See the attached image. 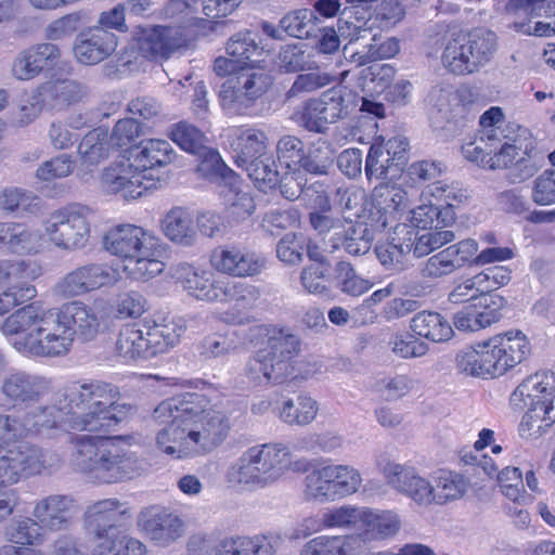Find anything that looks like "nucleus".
<instances>
[{"label":"nucleus","instance_id":"c9c22d12","mask_svg":"<svg viewBox=\"0 0 555 555\" xmlns=\"http://www.w3.org/2000/svg\"><path fill=\"white\" fill-rule=\"evenodd\" d=\"M0 247L13 254H36L40 248V236L22 223L0 222Z\"/></svg>","mask_w":555,"mask_h":555},{"label":"nucleus","instance_id":"bf43d9fd","mask_svg":"<svg viewBox=\"0 0 555 555\" xmlns=\"http://www.w3.org/2000/svg\"><path fill=\"white\" fill-rule=\"evenodd\" d=\"M505 12L511 16L553 18L555 17V0H508L505 4Z\"/></svg>","mask_w":555,"mask_h":555},{"label":"nucleus","instance_id":"1a4fd4ad","mask_svg":"<svg viewBox=\"0 0 555 555\" xmlns=\"http://www.w3.org/2000/svg\"><path fill=\"white\" fill-rule=\"evenodd\" d=\"M498 51L494 31L476 27L452 34L443 49V66L454 75H469L490 63Z\"/></svg>","mask_w":555,"mask_h":555},{"label":"nucleus","instance_id":"a878e982","mask_svg":"<svg viewBox=\"0 0 555 555\" xmlns=\"http://www.w3.org/2000/svg\"><path fill=\"white\" fill-rule=\"evenodd\" d=\"M538 402L555 403V374L553 372L540 371L528 376L511 395V403L517 409Z\"/></svg>","mask_w":555,"mask_h":555},{"label":"nucleus","instance_id":"13d9d810","mask_svg":"<svg viewBox=\"0 0 555 555\" xmlns=\"http://www.w3.org/2000/svg\"><path fill=\"white\" fill-rule=\"evenodd\" d=\"M335 279L339 289L353 297L363 295L373 286L369 280L358 275L353 267L346 261H339L336 264Z\"/></svg>","mask_w":555,"mask_h":555},{"label":"nucleus","instance_id":"9b49d317","mask_svg":"<svg viewBox=\"0 0 555 555\" xmlns=\"http://www.w3.org/2000/svg\"><path fill=\"white\" fill-rule=\"evenodd\" d=\"M43 230L54 247L67 251L81 249L90 237L89 209L74 204L54 210L44 220Z\"/></svg>","mask_w":555,"mask_h":555},{"label":"nucleus","instance_id":"7c9ffc66","mask_svg":"<svg viewBox=\"0 0 555 555\" xmlns=\"http://www.w3.org/2000/svg\"><path fill=\"white\" fill-rule=\"evenodd\" d=\"M176 153L171 144L166 140H143L130 149L129 159L140 172H145L155 167H165L170 164Z\"/></svg>","mask_w":555,"mask_h":555},{"label":"nucleus","instance_id":"49530a36","mask_svg":"<svg viewBox=\"0 0 555 555\" xmlns=\"http://www.w3.org/2000/svg\"><path fill=\"white\" fill-rule=\"evenodd\" d=\"M334 160L333 145L324 139H318L311 143L308 153L304 155L300 168L311 175L324 176L328 175Z\"/></svg>","mask_w":555,"mask_h":555},{"label":"nucleus","instance_id":"b1692460","mask_svg":"<svg viewBox=\"0 0 555 555\" xmlns=\"http://www.w3.org/2000/svg\"><path fill=\"white\" fill-rule=\"evenodd\" d=\"M505 300L501 296L481 297L475 304L463 306L453 315V324L456 330L465 333L477 332L498 322L501 318L499 309Z\"/></svg>","mask_w":555,"mask_h":555},{"label":"nucleus","instance_id":"473e14b6","mask_svg":"<svg viewBox=\"0 0 555 555\" xmlns=\"http://www.w3.org/2000/svg\"><path fill=\"white\" fill-rule=\"evenodd\" d=\"M21 420L25 427V436H27L33 433L57 428L62 424L68 426L69 414L65 409V400L62 395L54 404L29 410Z\"/></svg>","mask_w":555,"mask_h":555},{"label":"nucleus","instance_id":"e433bc0d","mask_svg":"<svg viewBox=\"0 0 555 555\" xmlns=\"http://www.w3.org/2000/svg\"><path fill=\"white\" fill-rule=\"evenodd\" d=\"M319 412V404L311 396L299 393L294 398H284L279 408V418L289 426H307Z\"/></svg>","mask_w":555,"mask_h":555},{"label":"nucleus","instance_id":"412c9836","mask_svg":"<svg viewBox=\"0 0 555 555\" xmlns=\"http://www.w3.org/2000/svg\"><path fill=\"white\" fill-rule=\"evenodd\" d=\"M50 389V382L40 375L14 371L3 377L0 392L12 408H29Z\"/></svg>","mask_w":555,"mask_h":555},{"label":"nucleus","instance_id":"4d7b16f0","mask_svg":"<svg viewBox=\"0 0 555 555\" xmlns=\"http://www.w3.org/2000/svg\"><path fill=\"white\" fill-rule=\"evenodd\" d=\"M181 276L183 289L197 300L210 301L216 279L205 271H197L191 267L184 268Z\"/></svg>","mask_w":555,"mask_h":555},{"label":"nucleus","instance_id":"f8f14e48","mask_svg":"<svg viewBox=\"0 0 555 555\" xmlns=\"http://www.w3.org/2000/svg\"><path fill=\"white\" fill-rule=\"evenodd\" d=\"M357 94L347 87H334L320 98L305 103L300 125L309 131L323 132L328 124L345 118L357 106Z\"/></svg>","mask_w":555,"mask_h":555},{"label":"nucleus","instance_id":"09e8293b","mask_svg":"<svg viewBox=\"0 0 555 555\" xmlns=\"http://www.w3.org/2000/svg\"><path fill=\"white\" fill-rule=\"evenodd\" d=\"M194 155L199 160L197 171L202 177L210 181L221 180L230 183L235 179L234 171L225 165L217 150L205 145Z\"/></svg>","mask_w":555,"mask_h":555},{"label":"nucleus","instance_id":"3c124183","mask_svg":"<svg viewBox=\"0 0 555 555\" xmlns=\"http://www.w3.org/2000/svg\"><path fill=\"white\" fill-rule=\"evenodd\" d=\"M93 555H146V547L130 535L113 534L93 544Z\"/></svg>","mask_w":555,"mask_h":555},{"label":"nucleus","instance_id":"cd10ccee","mask_svg":"<svg viewBox=\"0 0 555 555\" xmlns=\"http://www.w3.org/2000/svg\"><path fill=\"white\" fill-rule=\"evenodd\" d=\"M46 105L51 109L63 111L82 102L89 94L88 87L76 79H54L39 87Z\"/></svg>","mask_w":555,"mask_h":555},{"label":"nucleus","instance_id":"39448f33","mask_svg":"<svg viewBox=\"0 0 555 555\" xmlns=\"http://www.w3.org/2000/svg\"><path fill=\"white\" fill-rule=\"evenodd\" d=\"M104 247L122 260V272L133 281H149L165 270L159 259L163 248L159 240L141 227L121 224L104 236Z\"/></svg>","mask_w":555,"mask_h":555},{"label":"nucleus","instance_id":"5fc2aeb1","mask_svg":"<svg viewBox=\"0 0 555 555\" xmlns=\"http://www.w3.org/2000/svg\"><path fill=\"white\" fill-rule=\"evenodd\" d=\"M318 18L313 11L308 9L295 10L287 13L280 21L281 29L288 36L296 38H310L313 35Z\"/></svg>","mask_w":555,"mask_h":555},{"label":"nucleus","instance_id":"2f4dec72","mask_svg":"<svg viewBox=\"0 0 555 555\" xmlns=\"http://www.w3.org/2000/svg\"><path fill=\"white\" fill-rule=\"evenodd\" d=\"M409 202L406 191L392 183H379L372 193V204L380 214L379 221L383 227L397 220V215L408 208Z\"/></svg>","mask_w":555,"mask_h":555},{"label":"nucleus","instance_id":"f3484780","mask_svg":"<svg viewBox=\"0 0 555 555\" xmlns=\"http://www.w3.org/2000/svg\"><path fill=\"white\" fill-rule=\"evenodd\" d=\"M378 467L387 483L421 506L434 503V482L422 477L415 468L396 462L379 463Z\"/></svg>","mask_w":555,"mask_h":555},{"label":"nucleus","instance_id":"0e129e2a","mask_svg":"<svg viewBox=\"0 0 555 555\" xmlns=\"http://www.w3.org/2000/svg\"><path fill=\"white\" fill-rule=\"evenodd\" d=\"M305 155L304 142L291 134L281 137L276 143V157L288 169L300 168Z\"/></svg>","mask_w":555,"mask_h":555},{"label":"nucleus","instance_id":"423d86ee","mask_svg":"<svg viewBox=\"0 0 555 555\" xmlns=\"http://www.w3.org/2000/svg\"><path fill=\"white\" fill-rule=\"evenodd\" d=\"M291 468L289 448L280 442L254 446L244 451L228 468L230 487L246 492L276 483Z\"/></svg>","mask_w":555,"mask_h":555},{"label":"nucleus","instance_id":"69168bd1","mask_svg":"<svg viewBox=\"0 0 555 555\" xmlns=\"http://www.w3.org/2000/svg\"><path fill=\"white\" fill-rule=\"evenodd\" d=\"M543 155L531 149L522 156H518L515 164L511 166L507 178L512 183H520L531 178L541 167Z\"/></svg>","mask_w":555,"mask_h":555},{"label":"nucleus","instance_id":"e2e57ef3","mask_svg":"<svg viewBox=\"0 0 555 555\" xmlns=\"http://www.w3.org/2000/svg\"><path fill=\"white\" fill-rule=\"evenodd\" d=\"M251 33H238L230 38L227 44V52L238 64H246L247 61L254 62L253 57L260 54Z\"/></svg>","mask_w":555,"mask_h":555},{"label":"nucleus","instance_id":"8fccbe9b","mask_svg":"<svg viewBox=\"0 0 555 555\" xmlns=\"http://www.w3.org/2000/svg\"><path fill=\"white\" fill-rule=\"evenodd\" d=\"M412 250L410 240H397L379 243L375 254L379 262L388 270L402 271L409 267V255Z\"/></svg>","mask_w":555,"mask_h":555},{"label":"nucleus","instance_id":"c85d7f7f","mask_svg":"<svg viewBox=\"0 0 555 555\" xmlns=\"http://www.w3.org/2000/svg\"><path fill=\"white\" fill-rule=\"evenodd\" d=\"M280 538L231 535L216 542L214 555H274Z\"/></svg>","mask_w":555,"mask_h":555},{"label":"nucleus","instance_id":"393cba45","mask_svg":"<svg viewBox=\"0 0 555 555\" xmlns=\"http://www.w3.org/2000/svg\"><path fill=\"white\" fill-rule=\"evenodd\" d=\"M228 144L236 166L266 156L270 139L263 129L241 126L230 130Z\"/></svg>","mask_w":555,"mask_h":555},{"label":"nucleus","instance_id":"6e6552de","mask_svg":"<svg viewBox=\"0 0 555 555\" xmlns=\"http://www.w3.org/2000/svg\"><path fill=\"white\" fill-rule=\"evenodd\" d=\"M186 331L182 318L165 319L142 330L137 325H126L118 334L116 351L125 360L147 359L164 353L180 343Z\"/></svg>","mask_w":555,"mask_h":555},{"label":"nucleus","instance_id":"2eb2a0df","mask_svg":"<svg viewBox=\"0 0 555 555\" xmlns=\"http://www.w3.org/2000/svg\"><path fill=\"white\" fill-rule=\"evenodd\" d=\"M338 28L343 36L349 38V44L366 39L370 41L361 50H356L350 54V61L358 66L393 57L400 51L399 40L395 37L373 35L370 28L343 18L338 20Z\"/></svg>","mask_w":555,"mask_h":555},{"label":"nucleus","instance_id":"f03ea898","mask_svg":"<svg viewBox=\"0 0 555 555\" xmlns=\"http://www.w3.org/2000/svg\"><path fill=\"white\" fill-rule=\"evenodd\" d=\"M63 397L74 430L107 434L138 412L134 404L121 401L117 385L99 379L74 383Z\"/></svg>","mask_w":555,"mask_h":555},{"label":"nucleus","instance_id":"de8ad7c7","mask_svg":"<svg viewBox=\"0 0 555 555\" xmlns=\"http://www.w3.org/2000/svg\"><path fill=\"white\" fill-rule=\"evenodd\" d=\"M507 370L521 363L530 353V344L520 331H508L494 336Z\"/></svg>","mask_w":555,"mask_h":555},{"label":"nucleus","instance_id":"58836bf2","mask_svg":"<svg viewBox=\"0 0 555 555\" xmlns=\"http://www.w3.org/2000/svg\"><path fill=\"white\" fill-rule=\"evenodd\" d=\"M434 503L443 505L460 500L468 489V480L460 473L440 469L433 475Z\"/></svg>","mask_w":555,"mask_h":555},{"label":"nucleus","instance_id":"f257e3e1","mask_svg":"<svg viewBox=\"0 0 555 555\" xmlns=\"http://www.w3.org/2000/svg\"><path fill=\"white\" fill-rule=\"evenodd\" d=\"M154 420L164 426L156 435V448L172 459L211 451L227 438L228 416L201 393H185L159 403Z\"/></svg>","mask_w":555,"mask_h":555},{"label":"nucleus","instance_id":"aec40b11","mask_svg":"<svg viewBox=\"0 0 555 555\" xmlns=\"http://www.w3.org/2000/svg\"><path fill=\"white\" fill-rule=\"evenodd\" d=\"M138 525L159 546L172 544L185 532V524L180 516L158 505L144 508L139 515Z\"/></svg>","mask_w":555,"mask_h":555},{"label":"nucleus","instance_id":"79ce46f5","mask_svg":"<svg viewBox=\"0 0 555 555\" xmlns=\"http://www.w3.org/2000/svg\"><path fill=\"white\" fill-rule=\"evenodd\" d=\"M331 483L337 500L357 493L363 483L359 469L348 464H326Z\"/></svg>","mask_w":555,"mask_h":555},{"label":"nucleus","instance_id":"052dcab7","mask_svg":"<svg viewBox=\"0 0 555 555\" xmlns=\"http://www.w3.org/2000/svg\"><path fill=\"white\" fill-rule=\"evenodd\" d=\"M169 137L180 149L191 154L201 152L207 141L205 134L198 128L186 121L172 125Z\"/></svg>","mask_w":555,"mask_h":555},{"label":"nucleus","instance_id":"603ef678","mask_svg":"<svg viewBox=\"0 0 555 555\" xmlns=\"http://www.w3.org/2000/svg\"><path fill=\"white\" fill-rule=\"evenodd\" d=\"M240 167L246 170L255 186L263 192L273 189L280 181L278 167L272 157L255 158Z\"/></svg>","mask_w":555,"mask_h":555},{"label":"nucleus","instance_id":"680f3d73","mask_svg":"<svg viewBox=\"0 0 555 555\" xmlns=\"http://www.w3.org/2000/svg\"><path fill=\"white\" fill-rule=\"evenodd\" d=\"M306 240L302 234L286 233L276 243V257L287 266L299 264L304 260Z\"/></svg>","mask_w":555,"mask_h":555},{"label":"nucleus","instance_id":"a19ab883","mask_svg":"<svg viewBox=\"0 0 555 555\" xmlns=\"http://www.w3.org/2000/svg\"><path fill=\"white\" fill-rule=\"evenodd\" d=\"M302 487V494L307 502L328 503L336 501L326 465L310 469L304 478Z\"/></svg>","mask_w":555,"mask_h":555},{"label":"nucleus","instance_id":"338daca9","mask_svg":"<svg viewBox=\"0 0 555 555\" xmlns=\"http://www.w3.org/2000/svg\"><path fill=\"white\" fill-rule=\"evenodd\" d=\"M391 351L399 358H420L428 351V345L417 335L404 333L397 334L390 339Z\"/></svg>","mask_w":555,"mask_h":555},{"label":"nucleus","instance_id":"c756f323","mask_svg":"<svg viewBox=\"0 0 555 555\" xmlns=\"http://www.w3.org/2000/svg\"><path fill=\"white\" fill-rule=\"evenodd\" d=\"M400 520L390 511L372 509L363 507L358 531L363 543L386 540L397 534Z\"/></svg>","mask_w":555,"mask_h":555},{"label":"nucleus","instance_id":"4c0bfd02","mask_svg":"<svg viewBox=\"0 0 555 555\" xmlns=\"http://www.w3.org/2000/svg\"><path fill=\"white\" fill-rule=\"evenodd\" d=\"M410 327L412 332L435 343H441L450 339L453 335V328L449 321L438 312L422 311L415 314Z\"/></svg>","mask_w":555,"mask_h":555},{"label":"nucleus","instance_id":"a211bd4d","mask_svg":"<svg viewBox=\"0 0 555 555\" xmlns=\"http://www.w3.org/2000/svg\"><path fill=\"white\" fill-rule=\"evenodd\" d=\"M153 184L152 179L137 170L129 158L109 165L101 175L102 189L121 194L125 199L141 197Z\"/></svg>","mask_w":555,"mask_h":555},{"label":"nucleus","instance_id":"a18cd8bd","mask_svg":"<svg viewBox=\"0 0 555 555\" xmlns=\"http://www.w3.org/2000/svg\"><path fill=\"white\" fill-rule=\"evenodd\" d=\"M361 509L362 506L350 504L326 508L321 515L317 530L338 529L358 531Z\"/></svg>","mask_w":555,"mask_h":555},{"label":"nucleus","instance_id":"72a5a7b5","mask_svg":"<svg viewBox=\"0 0 555 555\" xmlns=\"http://www.w3.org/2000/svg\"><path fill=\"white\" fill-rule=\"evenodd\" d=\"M66 326L73 330V338L78 334L82 339H92L99 331V319L94 310L81 301H72L55 308Z\"/></svg>","mask_w":555,"mask_h":555},{"label":"nucleus","instance_id":"5701e85b","mask_svg":"<svg viewBox=\"0 0 555 555\" xmlns=\"http://www.w3.org/2000/svg\"><path fill=\"white\" fill-rule=\"evenodd\" d=\"M131 513L126 503L117 500H103L90 506L86 513V528L96 542L113 535L114 530L126 525Z\"/></svg>","mask_w":555,"mask_h":555},{"label":"nucleus","instance_id":"4468645a","mask_svg":"<svg viewBox=\"0 0 555 555\" xmlns=\"http://www.w3.org/2000/svg\"><path fill=\"white\" fill-rule=\"evenodd\" d=\"M260 289L251 284L227 279L216 280L209 302L231 304L232 308L218 313V319L228 324H242L245 311L256 307Z\"/></svg>","mask_w":555,"mask_h":555},{"label":"nucleus","instance_id":"864d4df0","mask_svg":"<svg viewBox=\"0 0 555 555\" xmlns=\"http://www.w3.org/2000/svg\"><path fill=\"white\" fill-rule=\"evenodd\" d=\"M41 274L40 267L31 261L0 258V286L23 280H35Z\"/></svg>","mask_w":555,"mask_h":555},{"label":"nucleus","instance_id":"bb28decb","mask_svg":"<svg viewBox=\"0 0 555 555\" xmlns=\"http://www.w3.org/2000/svg\"><path fill=\"white\" fill-rule=\"evenodd\" d=\"M117 47V37L104 27H93L79 35L74 47L76 59L86 65L96 64L109 56Z\"/></svg>","mask_w":555,"mask_h":555},{"label":"nucleus","instance_id":"20e7f679","mask_svg":"<svg viewBox=\"0 0 555 555\" xmlns=\"http://www.w3.org/2000/svg\"><path fill=\"white\" fill-rule=\"evenodd\" d=\"M122 437L79 435L72 438L70 461L76 469L103 483L131 478L139 469L135 454L120 446Z\"/></svg>","mask_w":555,"mask_h":555},{"label":"nucleus","instance_id":"ddd939ff","mask_svg":"<svg viewBox=\"0 0 555 555\" xmlns=\"http://www.w3.org/2000/svg\"><path fill=\"white\" fill-rule=\"evenodd\" d=\"M272 85V78L263 70H245L225 80L219 93L223 109L230 114H245Z\"/></svg>","mask_w":555,"mask_h":555},{"label":"nucleus","instance_id":"ea45409f","mask_svg":"<svg viewBox=\"0 0 555 555\" xmlns=\"http://www.w3.org/2000/svg\"><path fill=\"white\" fill-rule=\"evenodd\" d=\"M113 145L109 132L103 128L89 131L78 145V154L83 166H96L108 157Z\"/></svg>","mask_w":555,"mask_h":555},{"label":"nucleus","instance_id":"37998d69","mask_svg":"<svg viewBox=\"0 0 555 555\" xmlns=\"http://www.w3.org/2000/svg\"><path fill=\"white\" fill-rule=\"evenodd\" d=\"M42 526L35 517L21 516L14 518L5 528L8 541L16 546H35L43 541Z\"/></svg>","mask_w":555,"mask_h":555},{"label":"nucleus","instance_id":"774afa93","mask_svg":"<svg viewBox=\"0 0 555 555\" xmlns=\"http://www.w3.org/2000/svg\"><path fill=\"white\" fill-rule=\"evenodd\" d=\"M304 288L311 294H325L328 291V266L315 262L306 267L300 274Z\"/></svg>","mask_w":555,"mask_h":555},{"label":"nucleus","instance_id":"6e6d98bb","mask_svg":"<svg viewBox=\"0 0 555 555\" xmlns=\"http://www.w3.org/2000/svg\"><path fill=\"white\" fill-rule=\"evenodd\" d=\"M498 144L499 139L495 134L483 137L478 133L477 137L462 145V154L467 160L479 167L489 168L491 154L498 150Z\"/></svg>","mask_w":555,"mask_h":555},{"label":"nucleus","instance_id":"0eeeda50","mask_svg":"<svg viewBox=\"0 0 555 555\" xmlns=\"http://www.w3.org/2000/svg\"><path fill=\"white\" fill-rule=\"evenodd\" d=\"M300 351V341L294 334L273 330L267 347L250 358L244 370L249 383L255 386L283 384L294 375L292 360Z\"/></svg>","mask_w":555,"mask_h":555},{"label":"nucleus","instance_id":"4be33fe9","mask_svg":"<svg viewBox=\"0 0 555 555\" xmlns=\"http://www.w3.org/2000/svg\"><path fill=\"white\" fill-rule=\"evenodd\" d=\"M78 506L75 499L67 494L53 493L35 501L31 515L38 519L46 531L69 529Z\"/></svg>","mask_w":555,"mask_h":555},{"label":"nucleus","instance_id":"c03bdc74","mask_svg":"<svg viewBox=\"0 0 555 555\" xmlns=\"http://www.w3.org/2000/svg\"><path fill=\"white\" fill-rule=\"evenodd\" d=\"M403 171V167L396 164L380 144H372L365 160V175L367 179L393 180Z\"/></svg>","mask_w":555,"mask_h":555},{"label":"nucleus","instance_id":"9d476101","mask_svg":"<svg viewBox=\"0 0 555 555\" xmlns=\"http://www.w3.org/2000/svg\"><path fill=\"white\" fill-rule=\"evenodd\" d=\"M61 466V456L36 444L22 443L0 455V486H12L22 478L50 475Z\"/></svg>","mask_w":555,"mask_h":555},{"label":"nucleus","instance_id":"dca6fc26","mask_svg":"<svg viewBox=\"0 0 555 555\" xmlns=\"http://www.w3.org/2000/svg\"><path fill=\"white\" fill-rule=\"evenodd\" d=\"M118 280V271L111 266L106 263H87L63 276L55 285V292L62 297L70 298L101 287L113 286Z\"/></svg>","mask_w":555,"mask_h":555},{"label":"nucleus","instance_id":"f704fd0d","mask_svg":"<svg viewBox=\"0 0 555 555\" xmlns=\"http://www.w3.org/2000/svg\"><path fill=\"white\" fill-rule=\"evenodd\" d=\"M162 231L172 243L189 247L197 242L192 214L183 207L171 208L162 219Z\"/></svg>","mask_w":555,"mask_h":555},{"label":"nucleus","instance_id":"6ab92c4d","mask_svg":"<svg viewBox=\"0 0 555 555\" xmlns=\"http://www.w3.org/2000/svg\"><path fill=\"white\" fill-rule=\"evenodd\" d=\"M212 268L234 278H248L259 274L266 259L262 255L245 247L225 245L215 248L210 255Z\"/></svg>","mask_w":555,"mask_h":555},{"label":"nucleus","instance_id":"7ed1b4c3","mask_svg":"<svg viewBox=\"0 0 555 555\" xmlns=\"http://www.w3.org/2000/svg\"><path fill=\"white\" fill-rule=\"evenodd\" d=\"M5 336L25 334L15 343L18 351L34 357H62L74 341L73 330L64 324L55 308L44 309L37 302L24 306L0 325Z\"/></svg>","mask_w":555,"mask_h":555}]
</instances>
